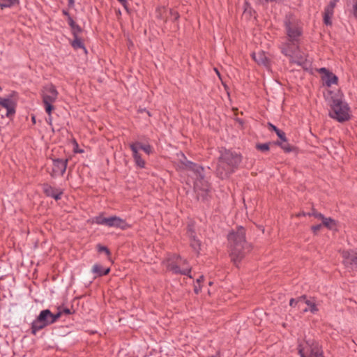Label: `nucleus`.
I'll use <instances>...</instances> for the list:
<instances>
[{
	"instance_id": "21",
	"label": "nucleus",
	"mask_w": 357,
	"mask_h": 357,
	"mask_svg": "<svg viewBox=\"0 0 357 357\" xmlns=\"http://www.w3.org/2000/svg\"><path fill=\"white\" fill-rule=\"evenodd\" d=\"M91 222L92 223L107 226L108 218L104 217L103 214H100L99 215L93 218Z\"/></svg>"
},
{
	"instance_id": "37",
	"label": "nucleus",
	"mask_w": 357,
	"mask_h": 357,
	"mask_svg": "<svg viewBox=\"0 0 357 357\" xmlns=\"http://www.w3.org/2000/svg\"><path fill=\"white\" fill-rule=\"evenodd\" d=\"M281 147L286 151H290V149L289 148L288 145H287V144H281Z\"/></svg>"
},
{
	"instance_id": "4",
	"label": "nucleus",
	"mask_w": 357,
	"mask_h": 357,
	"mask_svg": "<svg viewBox=\"0 0 357 357\" xmlns=\"http://www.w3.org/2000/svg\"><path fill=\"white\" fill-rule=\"evenodd\" d=\"M241 160L238 154L225 150L221 153L217 167V174L222 178L227 177L238 165Z\"/></svg>"
},
{
	"instance_id": "25",
	"label": "nucleus",
	"mask_w": 357,
	"mask_h": 357,
	"mask_svg": "<svg viewBox=\"0 0 357 357\" xmlns=\"http://www.w3.org/2000/svg\"><path fill=\"white\" fill-rule=\"evenodd\" d=\"M307 298L306 296H301L298 299H296L297 307L301 310H303L305 307L304 305H306Z\"/></svg>"
},
{
	"instance_id": "16",
	"label": "nucleus",
	"mask_w": 357,
	"mask_h": 357,
	"mask_svg": "<svg viewBox=\"0 0 357 357\" xmlns=\"http://www.w3.org/2000/svg\"><path fill=\"white\" fill-rule=\"evenodd\" d=\"M68 160L56 159L53 160V172L55 174L63 175L66 172Z\"/></svg>"
},
{
	"instance_id": "23",
	"label": "nucleus",
	"mask_w": 357,
	"mask_h": 357,
	"mask_svg": "<svg viewBox=\"0 0 357 357\" xmlns=\"http://www.w3.org/2000/svg\"><path fill=\"white\" fill-rule=\"evenodd\" d=\"M19 0H0V9L3 10L5 8H10L15 4H17Z\"/></svg>"
},
{
	"instance_id": "46",
	"label": "nucleus",
	"mask_w": 357,
	"mask_h": 357,
	"mask_svg": "<svg viewBox=\"0 0 357 357\" xmlns=\"http://www.w3.org/2000/svg\"><path fill=\"white\" fill-rule=\"evenodd\" d=\"M2 90V88L0 86V91Z\"/></svg>"
},
{
	"instance_id": "30",
	"label": "nucleus",
	"mask_w": 357,
	"mask_h": 357,
	"mask_svg": "<svg viewBox=\"0 0 357 357\" xmlns=\"http://www.w3.org/2000/svg\"><path fill=\"white\" fill-rule=\"evenodd\" d=\"M98 249L99 252H105L107 255H109V253H110L109 250L106 247H104V246H102V245H99L98 246Z\"/></svg>"
},
{
	"instance_id": "29",
	"label": "nucleus",
	"mask_w": 357,
	"mask_h": 357,
	"mask_svg": "<svg viewBox=\"0 0 357 357\" xmlns=\"http://www.w3.org/2000/svg\"><path fill=\"white\" fill-rule=\"evenodd\" d=\"M352 14L353 15L357 18V0H354V3L352 6Z\"/></svg>"
},
{
	"instance_id": "11",
	"label": "nucleus",
	"mask_w": 357,
	"mask_h": 357,
	"mask_svg": "<svg viewBox=\"0 0 357 357\" xmlns=\"http://www.w3.org/2000/svg\"><path fill=\"white\" fill-rule=\"evenodd\" d=\"M343 263L346 266H350L351 268H357V252L343 251Z\"/></svg>"
},
{
	"instance_id": "42",
	"label": "nucleus",
	"mask_w": 357,
	"mask_h": 357,
	"mask_svg": "<svg viewBox=\"0 0 357 357\" xmlns=\"http://www.w3.org/2000/svg\"><path fill=\"white\" fill-rule=\"evenodd\" d=\"M203 280V277L201 276L199 279H197V282H200Z\"/></svg>"
},
{
	"instance_id": "15",
	"label": "nucleus",
	"mask_w": 357,
	"mask_h": 357,
	"mask_svg": "<svg viewBox=\"0 0 357 357\" xmlns=\"http://www.w3.org/2000/svg\"><path fill=\"white\" fill-rule=\"evenodd\" d=\"M0 105L6 109L7 116H10L15 112V103L10 98H0Z\"/></svg>"
},
{
	"instance_id": "22",
	"label": "nucleus",
	"mask_w": 357,
	"mask_h": 357,
	"mask_svg": "<svg viewBox=\"0 0 357 357\" xmlns=\"http://www.w3.org/2000/svg\"><path fill=\"white\" fill-rule=\"evenodd\" d=\"M92 272L98 275H107L109 272V268L102 270V266L98 264H95L92 267Z\"/></svg>"
},
{
	"instance_id": "40",
	"label": "nucleus",
	"mask_w": 357,
	"mask_h": 357,
	"mask_svg": "<svg viewBox=\"0 0 357 357\" xmlns=\"http://www.w3.org/2000/svg\"><path fill=\"white\" fill-rule=\"evenodd\" d=\"M271 127L272 128V129L275 132H277V130H279V129H278L275 126H274L273 125L271 124Z\"/></svg>"
},
{
	"instance_id": "44",
	"label": "nucleus",
	"mask_w": 357,
	"mask_h": 357,
	"mask_svg": "<svg viewBox=\"0 0 357 357\" xmlns=\"http://www.w3.org/2000/svg\"><path fill=\"white\" fill-rule=\"evenodd\" d=\"M339 0H331V2H334V3L336 4V3Z\"/></svg>"
},
{
	"instance_id": "20",
	"label": "nucleus",
	"mask_w": 357,
	"mask_h": 357,
	"mask_svg": "<svg viewBox=\"0 0 357 357\" xmlns=\"http://www.w3.org/2000/svg\"><path fill=\"white\" fill-rule=\"evenodd\" d=\"M305 305L307 307L303 310L304 312L310 311V312L315 314L318 311V308L314 300L307 298Z\"/></svg>"
},
{
	"instance_id": "32",
	"label": "nucleus",
	"mask_w": 357,
	"mask_h": 357,
	"mask_svg": "<svg viewBox=\"0 0 357 357\" xmlns=\"http://www.w3.org/2000/svg\"><path fill=\"white\" fill-rule=\"evenodd\" d=\"M119 2L124 7L126 10H128V1L129 0H118Z\"/></svg>"
},
{
	"instance_id": "1",
	"label": "nucleus",
	"mask_w": 357,
	"mask_h": 357,
	"mask_svg": "<svg viewBox=\"0 0 357 357\" xmlns=\"http://www.w3.org/2000/svg\"><path fill=\"white\" fill-rule=\"evenodd\" d=\"M286 40L280 45L281 52L289 58L290 62L307 68L310 65L307 54L301 47L302 28L298 20L292 16L287 18L285 22Z\"/></svg>"
},
{
	"instance_id": "7",
	"label": "nucleus",
	"mask_w": 357,
	"mask_h": 357,
	"mask_svg": "<svg viewBox=\"0 0 357 357\" xmlns=\"http://www.w3.org/2000/svg\"><path fill=\"white\" fill-rule=\"evenodd\" d=\"M41 96L43 102L45 105V112L48 114H50L52 111L54 109L52 104L57 99L58 92L53 85L49 84L43 88Z\"/></svg>"
},
{
	"instance_id": "12",
	"label": "nucleus",
	"mask_w": 357,
	"mask_h": 357,
	"mask_svg": "<svg viewBox=\"0 0 357 357\" xmlns=\"http://www.w3.org/2000/svg\"><path fill=\"white\" fill-rule=\"evenodd\" d=\"M320 73H322V80L327 86L330 87L332 84L337 83V77L333 73L328 72L325 68H321L318 70Z\"/></svg>"
},
{
	"instance_id": "33",
	"label": "nucleus",
	"mask_w": 357,
	"mask_h": 357,
	"mask_svg": "<svg viewBox=\"0 0 357 357\" xmlns=\"http://www.w3.org/2000/svg\"><path fill=\"white\" fill-rule=\"evenodd\" d=\"M169 13L172 15V17L174 18V20H177L179 17L178 13L177 12L169 10Z\"/></svg>"
},
{
	"instance_id": "38",
	"label": "nucleus",
	"mask_w": 357,
	"mask_h": 357,
	"mask_svg": "<svg viewBox=\"0 0 357 357\" xmlns=\"http://www.w3.org/2000/svg\"><path fill=\"white\" fill-rule=\"evenodd\" d=\"M59 312H62V314L63 313L66 314H69L70 313V311L69 309H64L62 311L61 310H59Z\"/></svg>"
},
{
	"instance_id": "9",
	"label": "nucleus",
	"mask_w": 357,
	"mask_h": 357,
	"mask_svg": "<svg viewBox=\"0 0 357 357\" xmlns=\"http://www.w3.org/2000/svg\"><path fill=\"white\" fill-rule=\"evenodd\" d=\"M167 267L169 270L176 273L188 275L190 272V268L187 265L186 261L183 260L181 258H177L174 264L172 262L169 263Z\"/></svg>"
},
{
	"instance_id": "36",
	"label": "nucleus",
	"mask_w": 357,
	"mask_h": 357,
	"mask_svg": "<svg viewBox=\"0 0 357 357\" xmlns=\"http://www.w3.org/2000/svg\"><path fill=\"white\" fill-rule=\"evenodd\" d=\"M77 146H78V145H77V142H75V147H74L75 152H76V153H82L83 151L81 150V149H79V148Z\"/></svg>"
},
{
	"instance_id": "31",
	"label": "nucleus",
	"mask_w": 357,
	"mask_h": 357,
	"mask_svg": "<svg viewBox=\"0 0 357 357\" xmlns=\"http://www.w3.org/2000/svg\"><path fill=\"white\" fill-rule=\"evenodd\" d=\"M276 134L282 140H283V141L286 140L285 134L284 132L279 130H277Z\"/></svg>"
},
{
	"instance_id": "28",
	"label": "nucleus",
	"mask_w": 357,
	"mask_h": 357,
	"mask_svg": "<svg viewBox=\"0 0 357 357\" xmlns=\"http://www.w3.org/2000/svg\"><path fill=\"white\" fill-rule=\"evenodd\" d=\"M322 227H323V225L321 223V224H318V225L312 226L311 229L313 231V233L316 234L318 233V231L321 229V228Z\"/></svg>"
},
{
	"instance_id": "43",
	"label": "nucleus",
	"mask_w": 357,
	"mask_h": 357,
	"mask_svg": "<svg viewBox=\"0 0 357 357\" xmlns=\"http://www.w3.org/2000/svg\"><path fill=\"white\" fill-rule=\"evenodd\" d=\"M215 70L217 75H218V77H220V73H219L218 70L216 68L215 69Z\"/></svg>"
},
{
	"instance_id": "6",
	"label": "nucleus",
	"mask_w": 357,
	"mask_h": 357,
	"mask_svg": "<svg viewBox=\"0 0 357 357\" xmlns=\"http://www.w3.org/2000/svg\"><path fill=\"white\" fill-rule=\"evenodd\" d=\"M298 353L301 357H322L319 344L309 339L301 342L298 346Z\"/></svg>"
},
{
	"instance_id": "8",
	"label": "nucleus",
	"mask_w": 357,
	"mask_h": 357,
	"mask_svg": "<svg viewBox=\"0 0 357 357\" xmlns=\"http://www.w3.org/2000/svg\"><path fill=\"white\" fill-rule=\"evenodd\" d=\"M181 157L185 160L182 162L183 167L193 171L197 176V180L195 182V188L196 190L206 191L208 190V184L205 182L204 183L202 181L203 169L201 167L187 160L184 155L181 154Z\"/></svg>"
},
{
	"instance_id": "13",
	"label": "nucleus",
	"mask_w": 357,
	"mask_h": 357,
	"mask_svg": "<svg viewBox=\"0 0 357 357\" xmlns=\"http://www.w3.org/2000/svg\"><path fill=\"white\" fill-rule=\"evenodd\" d=\"M107 227L126 229L129 227V225L121 218L117 216H111L108 217Z\"/></svg>"
},
{
	"instance_id": "14",
	"label": "nucleus",
	"mask_w": 357,
	"mask_h": 357,
	"mask_svg": "<svg viewBox=\"0 0 357 357\" xmlns=\"http://www.w3.org/2000/svg\"><path fill=\"white\" fill-rule=\"evenodd\" d=\"M252 56L259 65L263 66L267 68L270 67V59L264 51L254 52Z\"/></svg>"
},
{
	"instance_id": "26",
	"label": "nucleus",
	"mask_w": 357,
	"mask_h": 357,
	"mask_svg": "<svg viewBox=\"0 0 357 357\" xmlns=\"http://www.w3.org/2000/svg\"><path fill=\"white\" fill-rule=\"evenodd\" d=\"M72 46L75 48H82L84 50L83 43L81 40V39L75 38V39L72 42Z\"/></svg>"
},
{
	"instance_id": "17",
	"label": "nucleus",
	"mask_w": 357,
	"mask_h": 357,
	"mask_svg": "<svg viewBox=\"0 0 357 357\" xmlns=\"http://www.w3.org/2000/svg\"><path fill=\"white\" fill-rule=\"evenodd\" d=\"M334 2H330L328 6L325 8L324 13V21L327 25L331 24V17L333 15L334 8L335 7Z\"/></svg>"
},
{
	"instance_id": "35",
	"label": "nucleus",
	"mask_w": 357,
	"mask_h": 357,
	"mask_svg": "<svg viewBox=\"0 0 357 357\" xmlns=\"http://www.w3.org/2000/svg\"><path fill=\"white\" fill-rule=\"evenodd\" d=\"M289 305L290 306L294 307H297V304H296V299H294V298H291L290 300V303H289Z\"/></svg>"
},
{
	"instance_id": "39",
	"label": "nucleus",
	"mask_w": 357,
	"mask_h": 357,
	"mask_svg": "<svg viewBox=\"0 0 357 357\" xmlns=\"http://www.w3.org/2000/svg\"><path fill=\"white\" fill-rule=\"evenodd\" d=\"M48 119H47V122L49 123L50 124L51 123V121H52V116H51V114H48Z\"/></svg>"
},
{
	"instance_id": "5",
	"label": "nucleus",
	"mask_w": 357,
	"mask_h": 357,
	"mask_svg": "<svg viewBox=\"0 0 357 357\" xmlns=\"http://www.w3.org/2000/svg\"><path fill=\"white\" fill-rule=\"evenodd\" d=\"M62 315L61 312L56 314L51 312L50 310H42L37 319L32 323L31 331L33 334H36L37 331L42 330L45 326L56 322Z\"/></svg>"
},
{
	"instance_id": "3",
	"label": "nucleus",
	"mask_w": 357,
	"mask_h": 357,
	"mask_svg": "<svg viewBox=\"0 0 357 357\" xmlns=\"http://www.w3.org/2000/svg\"><path fill=\"white\" fill-rule=\"evenodd\" d=\"M228 240L230 244L231 260L236 264L249 251V245L245 241L244 229L240 227L236 232L230 233L228 236Z\"/></svg>"
},
{
	"instance_id": "41",
	"label": "nucleus",
	"mask_w": 357,
	"mask_h": 357,
	"mask_svg": "<svg viewBox=\"0 0 357 357\" xmlns=\"http://www.w3.org/2000/svg\"><path fill=\"white\" fill-rule=\"evenodd\" d=\"M69 4L73 5L74 3V0H68Z\"/></svg>"
},
{
	"instance_id": "34",
	"label": "nucleus",
	"mask_w": 357,
	"mask_h": 357,
	"mask_svg": "<svg viewBox=\"0 0 357 357\" xmlns=\"http://www.w3.org/2000/svg\"><path fill=\"white\" fill-rule=\"evenodd\" d=\"M61 192H59V193H54V192H52L51 194V196H52L55 199H60V197H61Z\"/></svg>"
},
{
	"instance_id": "10",
	"label": "nucleus",
	"mask_w": 357,
	"mask_h": 357,
	"mask_svg": "<svg viewBox=\"0 0 357 357\" xmlns=\"http://www.w3.org/2000/svg\"><path fill=\"white\" fill-rule=\"evenodd\" d=\"M309 215H312L318 220L321 222V225L328 229H335L337 227V222L335 220L331 218H326L321 213L317 211H313L312 213H309Z\"/></svg>"
},
{
	"instance_id": "19",
	"label": "nucleus",
	"mask_w": 357,
	"mask_h": 357,
	"mask_svg": "<svg viewBox=\"0 0 357 357\" xmlns=\"http://www.w3.org/2000/svg\"><path fill=\"white\" fill-rule=\"evenodd\" d=\"M188 232L190 239L191 247L196 252H198L201 248L200 241L196 238L195 231L192 229H189Z\"/></svg>"
},
{
	"instance_id": "2",
	"label": "nucleus",
	"mask_w": 357,
	"mask_h": 357,
	"mask_svg": "<svg viewBox=\"0 0 357 357\" xmlns=\"http://www.w3.org/2000/svg\"><path fill=\"white\" fill-rule=\"evenodd\" d=\"M325 97L331 105L329 115L331 118L339 122H344L350 119L349 107L343 100V96L339 90H328Z\"/></svg>"
},
{
	"instance_id": "24",
	"label": "nucleus",
	"mask_w": 357,
	"mask_h": 357,
	"mask_svg": "<svg viewBox=\"0 0 357 357\" xmlns=\"http://www.w3.org/2000/svg\"><path fill=\"white\" fill-rule=\"evenodd\" d=\"M131 145H137L136 149L137 152H139V150H143L148 155L151 153V147L149 145H144L140 142H135Z\"/></svg>"
},
{
	"instance_id": "18",
	"label": "nucleus",
	"mask_w": 357,
	"mask_h": 357,
	"mask_svg": "<svg viewBox=\"0 0 357 357\" xmlns=\"http://www.w3.org/2000/svg\"><path fill=\"white\" fill-rule=\"evenodd\" d=\"M137 145H130V149L132 153V157L134 158L135 162L136 165L140 168H144L145 167V161L142 158L141 154L137 151L136 146Z\"/></svg>"
},
{
	"instance_id": "27",
	"label": "nucleus",
	"mask_w": 357,
	"mask_h": 357,
	"mask_svg": "<svg viewBox=\"0 0 357 357\" xmlns=\"http://www.w3.org/2000/svg\"><path fill=\"white\" fill-rule=\"evenodd\" d=\"M256 147L258 150H260L261 151H266L269 149V146L268 144H257Z\"/></svg>"
},
{
	"instance_id": "45",
	"label": "nucleus",
	"mask_w": 357,
	"mask_h": 357,
	"mask_svg": "<svg viewBox=\"0 0 357 357\" xmlns=\"http://www.w3.org/2000/svg\"><path fill=\"white\" fill-rule=\"evenodd\" d=\"M211 357H220V356L217 354V355H215V356H211Z\"/></svg>"
}]
</instances>
